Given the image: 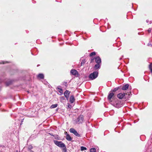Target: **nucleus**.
Listing matches in <instances>:
<instances>
[{
  "label": "nucleus",
  "mask_w": 152,
  "mask_h": 152,
  "mask_svg": "<svg viewBox=\"0 0 152 152\" xmlns=\"http://www.w3.org/2000/svg\"><path fill=\"white\" fill-rule=\"evenodd\" d=\"M68 107L69 108H71L72 107V106L71 105L69 104L68 106Z\"/></svg>",
  "instance_id": "29"
},
{
  "label": "nucleus",
  "mask_w": 152,
  "mask_h": 152,
  "mask_svg": "<svg viewBox=\"0 0 152 152\" xmlns=\"http://www.w3.org/2000/svg\"><path fill=\"white\" fill-rule=\"evenodd\" d=\"M49 134L50 135H51V136H54V135H53V134H52V133H49Z\"/></svg>",
  "instance_id": "30"
},
{
  "label": "nucleus",
  "mask_w": 152,
  "mask_h": 152,
  "mask_svg": "<svg viewBox=\"0 0 152 152\" xmlns=\"http://www.w3.org/2000/svg\"><path fill=\"white\" fill-rule=\"evenodd\" d=\"M151 22H151V21H150V24H151Z\"/></svg>",
  "instance_id": "34"
},
{
  "label": "nucleus",
  "mask_w": 152,
  "mask_h": 152,
  "mask_svg": "<svg viewBox=\"0 0 152 152\" xmlns=\"http://www.w3.org/2000/svg\"><path fill=\"white\" fill-rule=\"evenodd\" d=\"M93 60H94V59H91V62H92L93 61Z\"/></svg>",
  "instance_id": "33"
},
{
  "label": "nucleus",
  "mask_w": 152,
  "mask_h": 152,
  "mask_svg": "<svg viewBox=\"0 0 152 152\" xmlns=\"http://www.w3.org/2000/svg\"><path fill=\"white\" fill-rule=\"evenodd\" d=\"M114 95V94L113 93H110L108 96L107 99L109 100H110Z\"/></svg>",
  "instance_id": "10"
},
{
  "label": "nucleus",
  "mask_w": 152,
  "mask_h": 152,
  "mask_svg": "<svg viewBox=\"0 0 152 152\" xmlns=\"http://www.w3.org/2000/svg\"><path fill=\"white\" fill-rule=\"evenodd\" d=\"M96 55V53L94 52H93L92 53H91L90 54V56H95Z\"/></svg>",
  "instance_id": "21"
},
{
  "label": "nucleus",
  "mask_w": 152,
  "mask_h": 152,
  "mask_svg": "<svg viewBox=\"0 0 152 152\" xmlns=\"http://www.w3.org/2000/svg\"><path fill=\"white\" fill-rule=\"evenodd\" d=\"M53 142L55 144L59 147L61 148L65 147V144L61 141H59L57 140H54Z\"/></svg>",
  "instance_id": "2"
},
{
  "label": "nucleus",
  "mask_w": 152,
  "mask_h": 152,
  "mask_svg": "<svg viewBox=\"0 0 152 152\" xmlns=\"http://www.w3.org/2000/svg\"><path fill=\"white\" fill-rule=\"evenodd\" d=\"M98 75V72L97 71H94L90 74L89 76V77L90 79L93 80L96 78L97 77Z\"/></svg>",
  "instance_id": "1"
},
{
  "label": "nucleus",
  "mask_w": 152,
  "mask_h": 152,
  "mask_svg": "<svg viewBox=\"0 0 152 152\" xmlns=\"http://www.w3.org/2000/svg\"><path fill=\"white\" fill-rule=\"evenodd\" d=\"M151 28H149L148 30V31L149 33H150L151 32Z\"/></svg>",
  "instance_id": "28"
},
{
  "label": "nucleus",
  "mask_w": 152,
  "mask_h": 152,
  "mask_svg": "<svg viewBox=\"0 0 152 152\" xmlns=\"http://www.w3.org/2000/svg\"><path fill=\"white\" fill-rule=\"evenodd\" d=\"M121 58H120V60H121Z\"/></svg>",
  "instance_id": "36"
},
{
  "label": "nucleus",
  "mask_w": 152,
  "mask_h": 152,
  "mask_svg": "<svg viewBox=\"0 0 152 152\" xmlns=\"http://www.w3.org/2000/svg\"><path fill=\"white\" fill-rule=\"evenodd\" d=\"M86 61L85 59L83 60L81 62V66L83 65L86 63Z\"/></svg>",
  "instance_id": "22"
},
{
  "label": "nucleus",
  "mask_w": 152,
  "mask_h": 152,
  "mask_svg": "<svg viewBox=\"0 0 152 152\" xmlns=\"http://www.w3.org/2000/svg\"><path fill=\"white\" fill-rule=\"evenodd\" d=\"M75 100L74 97L73 95H72L70 96L69 99V101L71 103H72L74 102Z\"/></svg>",
  "instance_id": "12"
},
{
  "label": "nucleus",
  "mask_w": 152,
  "mask_h": 152,
  "mask_svg": "<svg viewBox=\"0 0 152 152\" xmlns=\"http://www.w3.org/2000/svg\"><path fill=\"white\" fill-rule=\"evenodd\" d=\"M131 92H129L128 93V94L127 93L125 94V93H120L118 94L117 95V97L120 99H122L125 96L126 94H128L129 95H130V94H131Z\"/></svg>",
  "instance_id": "5"
},
{
  "label": "nucleus",
  "mask_w": 152,
  "mask_h": 152,
  "mask_svg": "<svg viewBox=\"0 0 152 152\" xmlns=\"http://www.w3.org/2000/svg\"><path fill=\"white\" fill-rule=\"evenodd\" d=\"M66 139L69 141H71L72 140V138L68 134H67L66 135Z\"/></svg>",
  "instance_id": "13"
},
{
  "label": "nucleus",
  "mask_w": 152,
  "mask_h": 152,
  "mask_svg": "<svg viewBox=\"0 0 152 152\" xmlns=\"http://www.w3.org/2000/svg\"><path fill=\"white\" fill-rule=\"evenodd\" d=\"M90 152H96V149L95 148H91L90 150Z\"/></svg>",
  "instance_id": "18"
},
{
  "label": "nucleus",
  "mask_w": 152,
  "mask_h": 152,
  "mask_svg": "<svg viewBox=\"0 0 152 152\" xmlns=\"http://www.w3.org/2000/svg\"><path fill=\"white\" fill-rule=\"evenodd\" d=\"M100 67V64H97L95 65L94 66V68L95 69H99Z\"/></svg>",
  "instance_id": "15"
},
{
  "label": "nucleus",
  "mask_w": 152,
  "mask_h": 152,
  "mask_svg": "<svg viewBox=\"0 0 152 152\" xmlns=\"http://www.w3.org/2000/svg\"><path fill=\"white\" fill-rule=\"evenodd\" d=\"M27 92L28 93L29 91H27Z\"/></svg>",
  "instance_id": "37"
},
{
  "label": "nucleus",
  "mask_w": 152,
  "mask_h": 152,
  "mask_svg": "<svg viewBox=\"0 0 152 152\" xmlns=\"http://www.w3.org/2000/svg\"><path fill=\"white\" fill-rule=\"evenodd\" d=\"M58 106V104H53L50 107V108L53 109L56 107Z\"/></svg>",
  "instance_id": "14"
},
{
  "label": "nucleus",
  "mask_w": 152,
  "mask_h": 152,
  "mask_svg": "<svg viewBox=\"0 0 152 152\" xmlns=\"http://www.w3.org/2000/svg\"><path fill=\"white\" fill-rule=\"evenodd\" d=\"M58 92L61 94H62L63 93V91L61 88H58Z\"/></svg>",
  "instance_id": "19"
},
{
  "label": "nucleus",
  "mask_w": 152,
  "mask_h": 152,
  "mask_svg": "<svg viewBox=\"0 0 152 152\" xmlns=\"http://www.w3.org/2000/svg\"><path fill=\"white\" fill-rule=\"evenodd\" d=\"M70 72L72 75H75L78 74L77 71L75 69H72L71 70Z\"/></svg>",
  "instance_id": "9"
},
{
  "label": "nucleus",
  "mask_w": 152,
  "mask_h": 152,
  "mask_svg": "<svg viewBox=\"0 0 152 152\" xmlns=\"http://www.w3.org/2000/svg\"><path fill=\"white\" fill-rule=\"evenodd\" d=\"M118 89V88H116L114 89L113 90V91H117Z\"/></svg>",
  "instance_id": "27"
},
{
  "label": "nucleus",
  "mask_w": 152,
  "mask_h": 152,
  "mask_svg": "<svg viewBox=\"0 0 152 152\" xmlns=\"http://www.w3.org/2000/svg\"><path fill=\"white\" fill-rule=\"evenodd\" d=\"M113 105L117 108H119L122 106L121 102L118 100H117L113 103Z\"/></svg>",
  "instance_id": "4"
},
{
  "label": "nucleus",
  "mask_w": 152,
  "mask_h": 152,
  "mask_svg": "<svg viewBox=\"0 0 152 152\" xmlns=\"http://www.w3.org/2000/svg\"><path fill=\"white\" fill-rule=\"evenodd\" d=\"M23 119L22 120V121H21V125L22 124V122H23Z\"/></svg>",
  "instance_id": "32"
},
{
  "label": "nucleus",
  "mask_w": 152,
  "mask_h": 152,
  "mask_svg": "<svg viewBox=\"0 0 152 152\" xmlns=\"http://www.w3.org/2000/svg\"><path fill=\"white\" fill-rule=\"evenodd\" d=\"M28 148L29 150H31L33 148V147L31 145H29L28 146Z\"/></svg>",
  "instance_id": "26"
},
{
  "label": "nucleus",
  "mask_w": 152,
  "mask_h": 152,
  "mask_svg": "<svg viewBox=\"0 0 152 152\" xmlns=\"http://www.w3.org/2000/svg\"><path fill=\"white\" fill-rule=\"evenodd\" d=\"M87 149V148H86L83 147V146H81V150L82 151H83L84 150H86Z\"/></svg>",
  "instance_id": "24"
},
{
  "label": "nucleus",
  "mask_w": 152,
  "mask_h": 152,
  "mask_svg": "<svg viewBox=\"0 0 152 152\" xmlns=\"http://www.w3.org/2000/svg\"><path fill=\"white\" fill-rule=\"evenodd\" d=\"M54 137L55 139L56 140H59L60 137L58 135H54Z\"/></svg>",
  "instance_id": "20"
},
{
  "label": "nucleus",
  "mask_w": 152,
  "mask_h": 152,
  "mask_svg": "<svg viewBox=\"0 0 152 152\" xmlns=\"http://www.w3.org/2000/svg\"><path fill=\"white\" fill-rule=\"evenodd\" d=\"M95 62L97 64H100L101 62V59L98 56L95 58Z\"/></svg>",
  "instance_id": "8"
},
{
  "label": "nucleus",
  "mask_w": 152,
  "mask_h": 152,
  "mask_svg": "<svg viewBox=\"0 0 152 152\" xmlns=\"http://www.w3.org/2000/svg\"><path fill=\"white\" fill-rule=\"evenodd\" d=\"M149 68L152 73V63H151L149 66Z\"/></svg>",
  "instance_id": "17"
},
{
  "label": "nucleus",
  "mask_w": 152,
  "mask_h": 152,
  "mask_svg": "<svg viewBox=\"0 0 152 152\" xmlns=\"http://www.w3.org/2000/svg\"><path fill=\"white\" fill-rule=\"evenodd\" d=\"M83 116L81 115L76 119V123L78 124H82L83 122Z\"/></svg>",
  "instance_id": "3"
},
{
  "label": "nucleus",
  "mask_w": 152,
  "mask_h": 152,
  "mask_svg": "<svg viewBox=\"0 0 152 152\" xmlns=\"http://www.w3.org/2000/svg\"><path fill=\"white\" fill-rule=\"evenodd\" d=\"M64 148L63 149V151H64V152H67V150L66 148V145H65V147H63Z\"/></svg>",
  "instance_id": "25"
},
{
  "label": "nucleus",
  "mask_w": 152,
  "mask_h": 152,
  "mask_svg": "<svg viewBox=\"0 0 152 152\" xmlns=\"http://www.w3.org/2000/svg\"><path fill=\"white\" fill-rule=\"evenodd\" d=\"M12 83V81H9L8 82H7L6 83V84L7 86H8L10 84H11Z\"/></svg>",
  "instance_id": "23"
},
{
  "label": "nucleus",
  "mask_w": 152,
  "mask_h": 152,
  "mask_svg": "<svg viewBox=\"0 0 152 152\" xmlns=\"http://www.w3.org/2000/svg\"><path fill=\"white\" fill-rule=\"evenodd\" d=\"M149 21L148 20H146V22L147 23H148Z\"/></svg>",
  "instance_id": "31"
},
{
  "label": "nucleus",
  "mask_w": 152,
  "mask_h": 152,
  "mask_svg": "<svg viewBox=\"0 0 152 152\" xmlns=\"http://www.w3.org/2000/svg\"><path fill=\"white\" fill-rule=\"evenodd\" d=\"M69 131L71 133H73L77 137H80V134L78 133L77 131L73 128H72L70 129Z\"/></svg>",
  "instance_id": "6"
},
{
  "label": "nucleus",
  "mask_w": 152,
  "mask_h": 152,
  "mask_svg": "<svg viewBox=\"0 0 152 152\" xmlns=\"http://www.w3.org/2000/svg\"><path fill=\"white\" fill-rule=\"evenodd\" d=\"M37 77L40 79H43L44 77V76L42 74H39L38 75Z\"/></svg>",
  "instance_id": "16"
},
{
  "label": "nucleus",
  "mask_w": 152,
  "mask_h": 152,
  "mask_svg": "<svg viewBox=\"0 0 152 152\" xmlns=\"http://www.w3.org/2000/svg\"><path fill=\"white\" fill-rule=\"evenodd\" d=\"M129 87V85L128 84H125L124 86L122 88V89L124 90H127Z\"/></svg>",
  "instance_id": "11"
},
{
  "label": "nucleus",
  "mask_w": 152,
  "mask_h": 152,
  "mask_svg": "<svg viewBox=\"0 0 152 152\" xmlns=\"http://www.w3.org/2000/svg\"><path fill=\"white\" fill-rule=\"evenodd\" d=\"M70 94V92L68 90H66L64 93V95L67 100L69 98Z\"/></svg>",
  "instance_id": "7"
},
{
  "label": "nucleus",
  "mask_w": 152,
  "mask_h": 152,
  "mask_svg": "<svg viewBox=\"0 0 152 152\" xmlns=\"http://www.w3.org/2000/svg\"><path fill=\"white\" fill-rule=\"evenodd\" d=\"M30 151L31 152H33V151Z\"/></svg>",
  "instance_id": "35"
}]
</instances>
